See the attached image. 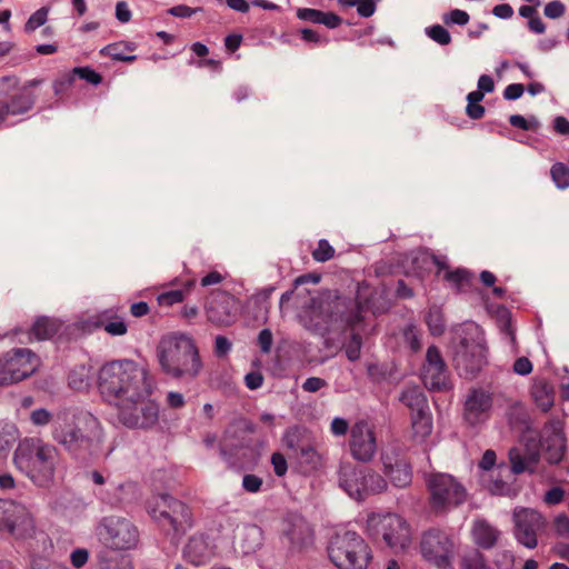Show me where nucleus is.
Here are the masks:
<instances>
[{"instance_id":"nucleus-1","label":"nucleus","mask_w":569,"mask_h":569,"mask_svg":"<svg viewBox=\"0 0 569 569\" xmlns=\"http://www.w3.org/2000/svg\"><path fill=\"white\" fill-rule=\"evenodd\" d=\"M98 389L104 401L119 408L131 399L152 392L147 369L130 359L104 363L98 376Z\"/></svg>"},{"instance_id":"nucleus-2","label":"nucleus","mask_w":569,"mask_h":569,"mask_svg":"<svg viewBox=\"0 0 569 569\" xmlns=\"http://www.w3.org/2000/svg\"><path fill=\"white\" fill-rule=\"evenodd\" d=\"M98 420L89 412L74 415L63 409L57 412L52 422V439L77 459L93 453Z\"/></svg>"},{"instance_id":"nucleus-3","label":"nucleus","mask_w":569,"mask_h":569,"mask_svg":"<svg viewBox=\"0 0 569 569\" xmlns=\"http://www.w3.org/2000/svg\"><path fill=\"white\" fill-rule=\"evenodd\" d=\"M158 358L162 370L173 378H194L202 368L199 350L186 335L164 338L160 342Z\"/></svg>"},{"instance_id":"nucleus-4","label":"nucleus","mask_w":569,"mask_h":569,"mask_svg":"<svg viewBox=\"0 0 569 569\" xmlns=\"http://www.w3.org/2000/svg\"><path fill=\"white\" fill-rule=\"evenodd\" d=\"M56 459L57 449L39 439H24L13 456L16 467L39 486H46L52 480Z\"/></svg>"},{"instance_id":"nucleus-5","label":"nucleus","mask_w":569,"mask_h":569,"mask_svg":"<svg viewBox=\"0 0 569 569\" xmlns=\"http://www.w3.org/2000/svg\"><path fill=\"white\" fill-rule=\"evenodd\" d=\"M327 550L330 561L338 569H367L372 560L369 545L351 530L336 533Z\"/></svg>"},{"instance_id":"nucleus-6","label":"nucleus","mask_w":569,"mask_h":569,"mask_svg":"<svg viewBox=\"0 0 569 569\" xmlns=\"http://www.w3.org/2000/svg\"><path fill=\"white\" fill-rule=\"evenodd\" d=\"M148 512L158 525L173 537H180L191 527V512L188 506L163 493L148 502Z\"/></svg>"},{"instance_id":"nucleus-7","label":"nucleus","mask_w":569,"mask_h":569,"mask_svg":"<svg viewBox=\"0 0 569 569\" xmlns=\"http://www.w3.org/2000/svg\"><path fill=\"white\" fill-rule=\"evenodd\" d=\"M367 533L376 543H385L395 551L405 550L411 541L409 525L396 513L370 515Z\"/></svg>"},{"instance_id":"nucleus-8","label":"nucleus","mask_w":569,"mask_h":569,"mask_svg":"<svg viewBox=\"0 0 569 569\" xmlns=\"http://www.w3.org/2000/svg\"><path fill=\"white\" fill-rule=\"evenodd\" d=\"M429 503L433 512L445 513L466 501L467 490L453 476L433 473L427 480Z\"/></svg>"},{"instance_id":"nucleus-9","label":"nucleus","mask_w":569,"mask_h":569,"mask_svg":"<svg viewBox=\"0 0 569 569\" xmlns=\"http://www.w3.org/2000/svg\"><path fill=\"white\" fill-rule=\"evenodd\" d=\"M327 318L328 319L325 321L327 326L340 321L351 329L350 339L346 345L345 351L350 361L358 360L361 352L362 338L355 329L363 320L360 305L352 300L337 299Z\"/></svg>"},{"instance_id":"nucleus-10","label":"nucleus","mask_w":569,"mask_h":569,"mask_svg":"<svg viewBox=\"0 0 569 569\" xmlns=\"http://www.w3.org/2000/svg\"><path fill=\"white\" fill-rule=\"evenodd\" d=\"M283 443L305 471L318 470L322 465V457L317 451L315 441L306 428L293 426L286 430Z\"/></svg>"},{"instance_id":"nucleus-11","label":"nucleus","mask_w":569,"mask_h":569,"mask_svg":"<svg viewBox=\"0 0 569 569\" xmlns=\"http://www.w3.org/2000/svg\"><path fill=\"white\" fill-rule=\"evenodd\" d=\"M39 359L27 348L7 351L0 357V387L18 383L37 370Z\"/></svg>"},{"instance_id":"nucleus-12","label":"nucleus","mask_w":569,"mask_h":569,"mask_svg":"<svg viewBox=\"0 0 569 569\" xmlns=\"http://www.w3.org/2000/svg\"><path fill=\"white\" fill-rule=\"evenodd\" d=\"M100 540L114 550H129L139 542L138 528L127 518L119 516L104 517L98 526Z\"/></svg>"},{"instance_id":"nucleus-13","label":"nucleus","mask_w":569,"mask_h":569,"mask_svg":"<svg viewBox=\"0 0 569 569\" xmlns=\"http://www.w3.org/2000/svg\"><path fill=\"white\" fill-rule=\"evenodd\" d=\"M453 536L440 528H430L421 536L420 549L422 557L438 568H446L455 555Z\"/></svg>"},{"instance_id":"nucleus-14","label":"nucleus","mask_w":569,"mask_h":569,"mask_svg":"<svg viewBox=\"0 0 569 569\" xmlns=\"http://www.w3.org/2000/svg\"><path fill=\"white\" fill-rule=\"evenodd\" d=\"M147 392L139 399H131L118 408L120 421L128 428L149 429L159 420V405Z\"/></svg>"},{"instance_id":"nucleus-15","label":"nucleus","mask_w":569,"mask_h":569,"mask_svg":"<svg viewBox=\"0 0 569 569\" xmlns=\"http://www.w3.org/2000/svg\"><path fill=\"white\" fill-rule=\"evenodd\" d=\"M0 98L7 104L10 116L27 114L37 102L34 92L20 88V78L16 74L0 77Z\"/></svg>"},{"instance_id":"nucleus-16","label":"nucleus","mask_w":569,"mask_h":569,"mask_svg":"<svg viewBox=\"0 0 569 569\" xmlns=\"http://www.w3.org/2000/svg\"><path fill=\"white\" fill-rule=\"evenodd\" d=\"M485 348L467 338H462L453 347V365L459 375L471 379L482 368L486 362Z\"/></svg>"},{"instance_id":"nucleus-17","label":"nucleus","mask_w":569,"mask_h":569,"mask_svg":"<svg viewBox=\"0 0 569 569\" xmlns=\"http://www.w3.org/2000/svg\"><path fill=\"white\" fill-rule=\"evenodd\" d=\"M0 529L16 537H24L33 529V520L24 505L0 499Z\"/></svg>"},{"instance_id":"nucleus-18","label":"nucleus","mask_w":569,"mask_h":569,"mask_svg":"<svg viewBox=\"0 0 569 569\" xmlns=\"http://www.w3.org/2000/svg\"><path fill=\"white\" fill-rule=\"evenodd\" d=\"M209 322L217 327H227L236 322L238 317V300L226 291L212 292L206 305Z\"/></svg>"},{"instance_id":"nucleus-19","label":"nucleus","mask_w":569,"mask_h":569,"mask_svg":"<svg viewBox=\"0 0 569 569\" xmlns=\"http://www.w3.org/2000/svg\"><path fill=\"white\" fill-rule=\"evenodd\" d=\"M515 537L517 541L529 549L538 545L537 536L545 528L542 516L532 509H518L513 512Z\"/></svg>"},{"instance_id":"nucleus-20","label":"nucleus","mask_w":569,"mask_h":569,"mask_svg":"<svg viewBox=\"0 0 569 569\" xmlns=\"http://www.w3.org/2000/svg\"><path fill=\"white\" fill-rule=\"evenodd\" d=\"M349 448L352 457L359 461L372 460L377 451L373 428L367 421H358L350 429Z\"/></svg>"},{"instance_id":"nucleus-21","label":"nucleus","mask_w":569,"mask_h":569,"mask_svg":"<svg viewBox=\"0 0 569 569\" xmlns=\"http://www.w3.org/2000/svg\"><path fill=\"white\" fill-rule=\"evenodd\" d=\"M422 381L428 389L432 390H445L449 387L447 366L436 346L427 349Z\"/></svg>"},{"instance_id":"nucleus-22","label":"nucleus","mask_w":569,"mask_h":569,"mask_svg":"<svg viewBox=\"0 0 569 569\" xmlns=\"http://www.w3.org/2000/svg\"><path fill=\"white\" fill-rule=\"evenodd\" d=\"M491 407L492 398L487 391L472 389L465 401L463 418L468 425L477 426L489 418Z\"/></svg>"},{"instance_id":"nucleus-23","label":"nucleus","mask_w":569,"mask_h":569,"mask_svg":"<svg viewBox=\"0 0 569 569\" xmlns=\"http://www.w3.org/2000/svg\"><path fill=\"white\" fill-rule=\"evenodd\" d=\"M385 475L397 488H405L412 481V471L407 460L399 455L385 453L381 457Z\"/></svg>"},{"instance_id":"nucleus-24","label":"nucleus","mask_w":569,"mask_h":569,"mask_svg":"<svg viewBox=\"0 0 569 569\" xmlns=\"http://www.w3.org/2000/svg\"><path fill=\"white\" fill-rule=\"evenodd\" d=\"M311 541V532L307 522L302 519L283 522L282 543L291 550H300Z\"/></svg>"},{"instance_id":"nucleus-25","label":"nucleus","mask_w":569,"mask_h":569,"mask_svg":"<svg viewBox=\"0 0 569 569\" xmlns=\"http://www.w3.org/2000/svg\"><path fill=\"white\" fill-rule=\"evenodd\" d=\"M212 555L213 550L203 535L190 537L183 548V557L194 566L204 565Z\"/></svg>"},{"instance_id":"nucleus-26","label":"nucleus","mask_w":569,"mask_h":569,"mask_svg":"<svg viewBox=\"0 0 569 569\" xmlns=\"http://www.w3.org/2000/svg\"><path fill=\"white\" fill-rule=\"evenodd\" d=\"M362 468L350 465L341 466L339 470V486L355 500H362Z\"/></svg>"},{"instance_id":"nucleus-27","label":"nucleus","mask_w":569,"mask_h":569,"mask_svg":"<svg viewBox=\"0 0 569 569\" xmlns=\"http://www.w3.org/2000/svg\"><path fill=\"white\" fill-rule=\"evenodd\" d=\"M500 535V530L489 523L486 519L473 520L471 536L473 542L479 548L485 550L492 549L497 545Z\"/></svg>"},{"instance_id":"nucleus-28","label":"nucleus","mask_w":569,"mask_h":569,"mask_svg":"<svg viewBox=\"0 0 569 569\" xmlns=\"http://www.w3.org/2000/svg\"><path fill=\"white\" fill-rule=\"evenodd\" d=\"M362 500L370 495L380 493L387 488L385 478L369 468H362Z\"/></svg>"},{"instance_id":"nucleus-29","label":"nucleus","mask_w":569,"mask_h":569,"mask_svg":"<svg viewBox=\"0 0 569 569\" xmlns=\"http://www.w3.org/2000/svg\"><path fill=\"white\" fill-rule=\"evenodd\" d=\"M137 49V46L133 42H116L106 46L101 50V54L110 57L112 60L123 61V62H133L137 59V56H129L126 52H133Z\"/></svg>"},{"instance_id":"nucleus-30","label":"nucleus","mask_w":569,"mask_h":569,"mask_svg":"<svg viewBox=\"0 0 569 569\" xmlns=\"http://www.w3.org/2000/svg\"><path fill=\"white\" fill-rule=\"evenodd\" d=\"M400 401L411 410V415L429 409L428 400L419 388H408L402 391Z\"/></svg>"},{"instance_id":"nucleus-31","label":"nucleus","mask_w":569,"mask_h":569,"mask_svg":"<svg viewBox=\"0 0 569 569\" xmlns=\"http://www.w3.org/2000/svg\"><path fill=\"white\" fill-rule=\"evenodd\" d=\"M508 458L511 465V471L515 475L525 472L528 469V463L535 465L539 460V452H531L528 458L523 457L519 448H511L508 452Z\"/></svg>"},{"instance_id":"nucleus-32","label":"nucleus","mask_w":569,"mask_h":569,"mask_svg":"<svg viewBox=\"0 0 569 569\" xmlns=\"http://www.w3.org/2000/svg\"><path fill=\"white\" fill-rule=\"evenodd\" d=\"M194 284L196 279H188L183 284V289H176L162 292L161 295L158 296L159 305L169 307L174 303L181 302L184 299V296L190 292Z\"/></svg>"},{"instance_id":"nucleus-33","label":"nucleus","mask_w":569,"mask_h":569,"mask_svg":"<svg viewBox=\"0 0 569 569\" xmlns=\"http://www.w3.org/2000/svg\"><path fill=\"white\" fill-rule=\"evenodd\" d=\"M411 423L415 433L419 437H427L432 430V419L429 409L423 410L421 413L416 412L411 415Z\"/></svg>"},{"instance_id":"nucleus-34","label":"nucleus","mask_w":569,"mask_h":569,"mask_svg":"<svg viewBox=\"0 0 569 569\" xmlns=\"http://www.w3.org/2000/svg\"><path fill=\"white\" fill-rule=\"evenodd\" d=\"M426 323L432 336H441L446 330L442 310L437 306L430 307L426 316Z\"/></svg>"},{"instance_id":"nucleus-35","label":"nucleus","mask_w":569,"mask_h":569,"mask_svg":"<svg viewBox=\"0 0 569 569\" xmlns=\"http://www.w3.org/2000/svg\"><path fill=\"white\" fill-rule=\"evenodd\" d=\"M57 322L46 317L37 319L32 326V333L38 340L50 339L57 333Z\"/></svg>"},{"instance_id":"nucleus-36","label":"nucleus","mask_w":569,"mask_h":569,"mask_svg":"<svg viewBox=\"0 0 569 569\" xmlns=\"http://www.w3.org/2000/svg\"><path fill=\"white\" fill-rule=\"evenodd\" d=\"M18 439V430L13 425H0V456L6 455Z\"/></svg>"},{"instance_id":"nucleus-37","label":"nucleus","mask_w":569,"mask_h":569,"mask_svg":"<svg viewBox=\"0 0 569 569\" xmlns=\"http://www.w3.org/2000/svg\"><path fill=\"white\" fill-rule=\"evenodd\" d=\"M461 567L463 569H490L485 556L478 549H473L462 557Z\"/></svg>"},{"instance_id":"nucleus-38","label":"nucleus","mask_w":569,"mask_h":569,"mask_svg":"<svg viewBox=\"0 0 569 569\" xmlns=\"http://www.w3.org/2000/svg\"><path fill=\"white\" fill-rule=\"evenodd\" d=\"M551 179L559 189L569 187V167L562 162L555 163L550 169Z\"/></svg>"},{"instance_id":"nucleus-39","label":"nucleus","mask_w":569,"mask_h":569,"mask_svg":"<svg viewBox=\"0 0 569 569\" xmlns=\"http://www.w3.org/2000/svg\"><path fill=\"white\" fill-rule=\"evenodd\" d=\"M336 250L328 240L321 239L318 241L317 248L312 251V258L317 262H327L335 257Z\"/></svg>"},{"instance_id":"nucleus-40","label":"nucleus","mask_w":569,"mask_h":569,"mask_svg":"<svg viewBox=\"0 0 569 569\" xmlns=\"http://www.w3.org/2000/svg\"><path fill=\"white\" fill-rule=\"evenodd\" d=\"M445 279L453 283L458 289H461L471 282L472 274L466 269H456L453 271H447Z\"/></svg>"},{"instance_id":"nucleus-41","label":"nucleus","mask_w":569,"mask_h":569,"mask_svg":"<svg viewBox=\"0 0 569 569\" xmlns=\"http://www.w3.org/2000/svg\"><path fill=\"white\" fill-rule=\"evenodd\" d=\"M509 123L512 127L520 128L526 131H537L540 127V122L536 117L526 119L521 114H512L509 117Z\"/></svg>"},{"instance_id":"nucleus-42","label":"nucleus","mask_w":569,"mask_h":569,"mask_svg":"<svg viewBox=\"0 0 569 569\" xmlns=\"http://www.w3.org/2000/svg\"><path fill=\"white\" fill-rule=\"evenodd\" d=\"M428 37L440 46H447L451 42V36L448 30L440 26L435 24L426 29Z\"/></svg>"},{"instance_id":"nucleus-43","label":"nucleus","mask_w":569,"mask_h":569,"mask_svg":"<svg viewBox=\"0 0 569 569\" xmlns=\"http://www.w3.org/2000/svg\"><path fill=\"white\" fill-rule=\"evenodd\" d=\"M403 338L413 352L421 349V333L416 326H408L403 330Z\"/></svg>"},{"instance_id":"nucleus-44","label":"nucleus","mask_w":569,"mask_h":569,"mask_svg":"<svg viewBox=\"0 0 569 569\" xmlns=\"http://www.w3.org/2000/svg\"><path fill=\"white\" fill-rule=\"evenodd\" d=\"M73 78L78 76L80 79L86 80L87 82L98 86L102 82V77L100 73L96 72L93 69L89 67H77L72 71Z\"/></svg>"},{"instance_id":"nucleus-45","label":"nucleus","mask_w":569,"mask_h":569,"mask_svg":"<svg viewBox=\"0 0 569 569\" xmlns=\"http://www.w3.org/2000/svg\"><path fill=\"white\" fill-rule=\"evenodd\" d=\"M48 9L46 7L40 8L33 12L28 21L26 22L24 29L27 32H32L39 27L43 26L48 18Z\"/></svg>"},{"instance_id":"nucleus-46","label":"nucleus","mask_w":569,"mask_h":569,"mask_svg":"<svg viewBox=\"0 0 569 569\" xmlns=\"http://www.w3.org/2000/svg\"><path fill=\"white\" fill-rule=\"evenodd\" d=\"M563 456L565 446L560 443L559 440H556L553 443H549L545 452L546 460L552 465L559 463Z\"/></svg>"},{"instance_id":"nucleus-47","label":"nucleus","mask_w":569,"mask_h":569,"mask_svg":"<svg viewBox=\"0 0 569 569\" xmlns=\"http://www.w3.org/2000/svg\"><path fill=\"white\" fill-rule=\"evenodd\" d=\"M469 13L460 9H453L448 14L443 16V22L446 24L465 26L469 22Z\"/></svg>"},{"instance_id":"nucleus-48","label":"nucleus","mask_w":569,"mask_h":569,"mask_svg":"<svg viewBox=\"0 0 569 569\" xmlns=\"http://www.w3.org/2000/svg\"><path fill=\"white\" fill-rule=\"evenodd\" d=\"M543 13L549 19L561 18L566 13V6L560 0H552L546 4Z\"/></svg>"},{"instance_id":"nucleus-49","label":"nucleus","mask_w":569,"mask_h":569,"mask_svg":"<svg viewBox=\"0 0 569 569\" xmlns=\"http://www.w3.org/2000/svg\"><path fill=\"white\" fill-rule=\"evenodd\" d=\"M263 481L260 477L248 473L242 478V488L250 493H257L261 490Z\"/></svg>"},{"instance_id":"nucleus-50","label":"nucleus","mask_w":569,"mask_h":569,"mask_svg":"<svg viewBox=\"0 0 569 569\" xmlns=\"http://www.w3.org/2000/svg\"><path fill=\"white\" fill-rule=\"evenodd\" d=\"M84 367H81L80 370H73L69 375V386L72 389L81 390L88 387V381L86 375L83 373Z\"/></svg>"},{"instance_id":"nucleus-51","label":"nucleus","mask_w":569,"mask_h":569,"mask_svg":"<svg viewBox=\"0 0 569 569\" xmlns=\"http://www.w3.org/2000/svg\"><path fill=\"white\" fill-rule=\"evenodd\" d=\"M271 465L276 476L283 477L288 470L286 457L281 452H273L271 455Z\"/></svg>"},{"instance_id":"nucleus-52","label":"nucleus","mask_w":569,"mask_h":569,"mask_svg":"<svg viewBox=\"0 0 569 569\" xmlns=\"http://www.w3.org/2000/svg\"><path fill=\"white\" fill-rule=\"evenodd\" d=\"M51 420L53 421L52 415L43 408L36 409L30 413V421L34 426H47Z\"/></svg>"},{"instance_id":"nucleus-53","label":"nucleus","mask_w":569,"mask_h":569,"mask_svg":"<svg viewBox=\"0 0 569 569\" xmlns=\"http://www.w3.org/2000/svg\"><path fill=\"white\" fill-rule=\"evenodd\" d=\"M74 82L72 72L64 73L53 82V91L56 96L62 94Z\"/></svg>"},{"instance_id":"nucleus-54","label":"nucleus","mask_w":569,"mask_h":569,"mask_svg":"<svg viewBox=\"0 0 569 569\" xmlns=\"http://www.w3.org/2000/svg\"><path fill=\"white\" fill-rule=\"evenodd\" d=\"M297 17L301 20L309 21L312 23H320L322 11L311 8H300L297 11Z\"/></svg>"},{"instance_id":"nucleus-55","label":"nucleus","mask_w":569,"mask_h":569,"mask_svg":"<svg viewBox=\"0 0 569 569\" xmlns=\"http://www.w3.org/2000/svg\"><path fill=\"white\" fill-rule=\"evenodd\" d=\"M232 349L231 341L224 336H217L214 340V353L218 358L227 356Z\"/></svg>"},{"instance_id":"nucleus-56","label":"nucleus","mask_w":569,"mask_h":569,"mask_svg":"<svg viewBox=\"0 0 569 569\" xmlns=\"http://www.w3.org/2000/svg\"><path fill=\"white\" fill-rule=\"evenodd\" d=\"M244 535H246V537L251 538L253 540V542L250 543L248 547L243 546V552L244 553L253 552L256 550V548L260 545L261 531L258 527L252 526L244 530Z\"/></svg>"},{"instance_id":"nucleus-57","label":"nucleus","mask_w":569,"mask_h":569,"mask_svg":"<svg viewBox=\"0 0 569 569\" xmlns=\"http://www.w3.org/2000/svg\"><path fill=\"white\" fill-rule=\"evenodd\" d=\"M88 559L89 551L84 548H77L70 555L71 565L77 569L82 568L88 562Z\"/></svg>"},{"instance_id":"nucleus-58","label":"nucleus","mask_w":569,"mask_h":569,"mask_svg":"<svg viewBox=\"0 0 569 569\" xmlns=\"http://www.w3.org/2000/svg\"><path fill=\"white\" fill-rule=\"evenodd\" d=\"M103 329L111 336H123L127 333V325L122 320H111L103 325Z\"/></svg>"},{"instance_id":"nucleus-59","label":"nucleus","mask_w":569,"mask_h":569,"mask_svg":"<svg viewBox=\"0 0 569 569\" xmlns=\"http://www.w3.org/2000/svg\"><path fill=\"white\" fill-rule=\"evenodd\" d=\"M376 1L377 0H357V11L359 16L363 18L371 17L376 11Z\"/></svg>"},{"instance_id":"nucleus-60","label":"nucleus","mask_w":569,"mask_h":569,"mask_svg":"<svg viewBox=\"0 0 569 569\" xmlns=\"http://www.w3.org/2000/svg\"><path fill=\"white\" fill-rule=\"evenodd\" d=\"M565 491L560 487H552L545 495V502L547 505L553 506L558 505L563 500Z\"/></svg>"},{"instance_id":"nucleus-61","label":"nucleus","mask_w":569,"mask_h":569,"mask_svg":"<svg viewBox=\"0 0 569 569\" xmlns=\"http://www.w3.org/2000/svg\"><path fill=\"white\" fill-rule=\"evenodd\" d=\"M348 430L349 423L346 419L337 417L331 421L330 431L333 436H345L348 432Z\"/></svg>"},{"instance_id":"nucleus-62","label":"nucleus","mask_w":569,"mask_h":569,"mask_svg":"<svg viewBox=\"0 0 569 569\" xmlns=\"http://www.w3.org/2000/svg\"><path fill=\"white\" fill-rule=\"evenodd\" d=\"M327 386V381L319 377H310L302 383V389L307 392H317Z\"/></svg>"},{"instance_id":"nucleus-63","label":"nucleus","mask_w":569,"mask_h":569,"mask_svg":"<svg viewBox=\"0 0 569 569\" xmlns=\"http://www.w3.org/2000/svg\"><path fill=\"white\" fill-rule=\"evenodd\" d=\"M272 332L269 329H263L259 332L258 342L263 353H269L272 346Z\"/></svg>"},{"instance_id":"nucleus-64","label":"nucleus","mask_w":569,"mask_h":569,"mask_svg":"<svg viewBox=\"0 0 569 569\" xmlns=\"http://www.w3.org/2000/svg\"><path fill=\"white\" fill-rule=\"evenodd\" d=\"M523 91H525L523 84L511 83L505 88L503 98L506 100H517L523 94Z\"/></svg>"}]
</instances>
